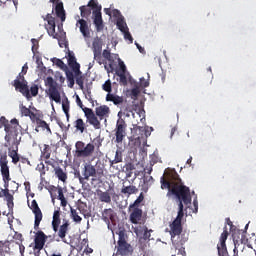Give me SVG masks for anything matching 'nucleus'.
<instances>
[{
    "instance_id": "obj_1",
    "label": "nucleus",
    "mask_w": 256,
    "mask_h": 256,
    "mask_svg": "<svg viewBox=\"0 0 256 256\" xmlns=\"http://www.w3.org/2000/svg\"><path fill=\"white\" fill-rule=\"evenodd\" d=\"M161 189H167L168 192L166 196L175 197L178 200V214L174 221L170 224V235L171 239L179 237L183 233V217H185V212L183 211L184 205H191V189L183 183V180L175 170L166 172L160 178Z\"/></svg>"
},
{
    "instance_id": "obj_2",
    "label": "nucleus",
    "mask_w": 256,
    "mask_h": 256,
    "mask_svg": "<svg viewBox=\"0 0 256 256\" xmlns=\"http://www.w3.org/2000/svg\"><path fill=\"white\" fill-rule=\"evenodd\" d=\"M80 15L83 19H88V17H91V11L93 15V22L96 27L97 33H101L104 29L103 25V16L101 14V5H99V2L97 0H90L88 2V5L80 6Z\"/></svg>"
},
{
    "instance_id": "obj_3",
    "label": "nucleus",
    "mask_w": 256,
    "mask_h": 256,
    "mask_svg": "<svg viewBox=\"0 0 256 256\" xmlns=\"http://www.w3.org/2000/svg\"><path fill=\"white\" fill-rule=\"evenodd\" d=\"M0 125L4 127V131L6 133L4 139L6 143L4 147H9L11 145V141L14 143L17 142V137H19V131L21 130V125H19V120L12 119L9 123V120L5 118V116L0 117Z\"/></svg>"
},
{
    "instance_id": "obj_4",
    "label": "nucleus",
    "mask_w": 256,
    "mask_h": 256,
    "mask_svg": "<svg viewBox=\"0 0 256 256\" xmlns=\"http://www.w3.org/2000/svg\"><path fill=\"white\" fill-rule=\"evenodd\" d=\"M103 145V140L100 137H96L93 140V143H88L86 146L83 141H78L75 144L76 147V157H91L95 152V147L99 149Z\"/></svg>"
},
{
    "instance_id": "obj_5",
    "label": "nucleus",
    "mask_w": 256,
    "mask_h": 256,
    "mask_svg": "<svg viewBox=\"0 0 256 256\" xmlns=\"http://www.w3.org/2000/svg\"><path fill=\"white\" fill-rule=\"evenodd\" d=\"M116 255L129 256L133 253V247L127 242L125 230H119Z\"/></svg>"
},
{
    "instance_id": "obj_6",
    "label": "nucleus",
    "mask_w": 256,
    "mask_h": 256,
    "mask_svg": "<svg viewBox=\"0 0 256 256\" xmlns=\"http://www.w3.org/2000/svg\"><path fill=\"white\" fill-rule=\"evenodd\" d=\"M76 103L80 109H82L88 123L94 127V129H101V122H99V118L95 116V112H93V109L87 108L83 105V102L81 101V98L79 95L76 96Z\"/></svg>"
},
{
    "instance_id": "obj_7",
    "label": "nucleus",
    "mask_w": 256,
    "mask_h": 256,
    "mask_svg": "<svg viewBox=\"0 0 256 256\" xmlns=\"http://www.w3.org/2000/svg\"><path fill=\"white\" fill-rule=\"evenodd\" d=\"M45 85L48 87L47 93L55 103H61V93H59V84L53 79V77L48 76L45 80Z\"/></svg>"
},
{
    "instance_id": "obj_8",
    "label": "nucleus",
    "mask_w": 256,
    "mask_h": 256,
    "mask_svg": "<svg viewBox=\"0 0 256 256\" xmlns=\"http://www.w3.org/2000/svg\"><path fill=\"white\" fill-rule=\"evenodd\" d=\"M12 85L15 87L16 91H19L26 99H31L29 85L27 80H25V73H19Z\"/></svg>"
},
{
    "instance_id": "obj_9",
    "label": "nucleus",
    "mask_w": 256,
    "mask_h": 256,
    "mask_svg": "<svg viewBox=\"0 0 256 256\" xmlns=\"http://www.w3.org/2000/svg\"><path fill=\"white\" fill-rule=\"evenodd\" d=\"M115 133V143H123L125 137H127V122L125 119L119 118L116 122V127L114 129Z\"/></svg>"
},
{
    "instance_id": "obj_10",
    "label": "nucleus",
    "mask_w": 256,
    "mask_h": 256,
    "mask_svg": "<svg viewBox=\"0 0 256 256\" xmlns=\"http://www.w3.org/2000/svg\"><path fill=\"white\" fill-rule=\"evenodd\" d=\"M133 131V137L136 141H141V139H147L149 135H151V132H149V127L139 126V120L134 121Z\"/></svg>"
},
{
    "instance_id": "obj_11",
    "label": "nucleus",
    "mask_w": 256,
    "mask_h": 256,
    "mask_svg": "<svg viewBox=\"0 0 256 256\" xmlns=\"http://www.w3.org/2000/svg\"><path fill=\"white\" fill-rule=\"evenodd\" d=\"M29 209H31L32 213L35 215L34 229L35 231H39V225H41V221H43V212H41L37 200H32Z\"/></svg>"
},
{
    "instance_id": "obj_12",
    "label": "nucleus",
    "mask_w": 256,
    "mask_h": 256,
    "mask_svg": "<svg viewBox=\"0 0 256 256\" xmlns=\"http://www.w3.org/2000/svg\"><path fill=\"white\" fill-rule=\"evenodd\" d=\"M228 225L231 226V231H232V239L234 241L235 247L239 245V243H243L245 241V231L234 228L233 229V222L229 218L226 219Z\"/></svg>"
},
{
    "instance_id": "obj_13",
    "label": "nucleus",
    "mask_w": 256,
    "mask_h": 256,
    "mask_svg": "<svg viewBox=\"0 0 256 256\" xmlns=\"http://www.w3.org/2000/svg\"><path fill=\"white\" fill-rule=\"evenodd\" d=\"M44 21H47V25H45V29L50 37L53 39H57V33L55 32V17L51 14H47L46 16H42Z\"/></svg>"
},
{
    "instance_id": "obj_14",
    "label": "nucleus",
    "mask_w": 256,
    "mask_h": 256,
    "mask_svg": "<svg viewBox=\"0 0 256 256\" xmlns=\"http://www.w3.org/2000/svg\"><path fill=\"white\" fill-rule=\"evenodd\" d=\"M129 220L133 225H139L143 221V210L141 208H130Z\"/></svg>"
},
{
    "instance_id": "obj_15",
    "label": "nucleus",
    "mask_w": 256,
    "mask_h": 256,
    "mask_svg": "<svg viewBox=\"0 0 256 256\" xmlns=\"http://www.w3.org/2000/svg\"><path fill=\"white\" fill-rule=\"evenodd\" d=\"M69 221L64 222L62 225H60L58 227L57 232V236L59 237V239L63 242L66 243V245H71V241H67V239L65 237H67V233L69 231Z\"/></svg>"
},
{
    "instance_id": "obj_16",
    "label": "nucleus",
    "mask_w": 256,
    "mask_h": 256,
    "mask_svg": "<svg viewBox=\"0 0 256 256\" xmlns=\"http://www.w3.org/2000/svg\"><path fill=\"white\" fill-rule=\"evenodd\" d=\"M46 242H47V235H45L44 231L38 230L34 238L35 249H37L38 251H41V249L45 247Z\"/></svg>"
},
{
    "instance_id": "obj_17",
    "label": "nucleus",
    "mask_w": 256,
    "mask_h": 256,
    "mask_svg": "<svg viewBox=\"0 0 256 256\" xmlns=\"http://www.w3.org/2000/svg\"><path fill=\"white\" fill-rule=\"evenodd\" d=\"M111 113V109L109 108V106L107 105H102L99 107L95 108V117H98V121H103V119H105V121H107V117H109Z\"/></svg>"
},
{
    "instance_id": "obj_18",
    "label": "nucleus",
    "mask_w": 256,
    "mask_h": 256,
    "mask_svg": "<svg viewBox=\"0 0 256 256\" xmlns=\"http://www.w3.org/2000/svg\"><path fill=\"white\" fill-rule=\"evenodd\" d=\"M76 25L77 26L79 25L80 33H82L84 39L91 38V31L89 30V24L85 19H79Z\"/></svg>"
},
{
    "instance_id": "obj_19",
    "label": "nucleus",
    "mask_w": 256,
    "mask_h": 256,
    "mask_svg": "<svg viewBox=\"0 0 256 256\" xmlns=\"http://www.w3.org/2000/svg\"><path fill=\"white\" fill-rule=\"evenodd\" d=\"M9 162L7 161V155L1 156L0 158V167H1V174L3 179H11L9 174V166L7 165Z\"/></svg>"
},
{
    "instance_id": "obj_20",
    "label": "nucleus",
    "mask_w": 256,
    "mask_h": 256,
    "mask_svg": "<svg viewBox=\"0 0 256 256\" xmlns=\"http://www.w3.org/2000/svg\"><path fill=\"white\" fill-rule=\"evenodd\" d=\"M102 220L108 225L115 221V211L111 208L104 209L102 212Z\"/></svg>"
},
{
    "instance_id": "obj_21",
    "label": "nucleus",
    "mask_w": 256,
    "mask_h": 256,
    "mask_svg": "<svg viewBox=\"0 0 256 256\" xmlns=\"http://www.w3.org/2000/svg\"><path fill=\"white\" fill-rule=\"evenodd\" d=\"M83 177L86 181H89V177H97V169L91 164H86L84 166Z\"/></svg>"
},
{
    "instance_id": "obj_22",
    "label": "nucleus",
    "mask_w": 256,
    "mask_h": 256,
    "mask_svg": "<svg viewBox=\"0 0 256 256\" xmlns=\"http://www.w3.org/2000/svg\"><path fill=\"white\" fill-rule=\"evenodd\" d=\"M120 192L122 195H125L126 197H131V195H136V193H139V189L135 185H123Z\"/></svg>"
},
{
    "instance_id": "obj_23",
    "label": "nucleus",
    "mask_w": 256,
    "mask_h": 256,
    "mask_svg": "<svg viewBox=\"0 0 256 256\" xmlns=\"http://www.w3.org/2000/svg\"><path fill=\"white\" fill-rule=\"evenodd\" d=\"M60 225H61V211L58 209V210H55L53 213L52 229L54 233H57Z\"/></svg>"
},
{
    "instance_id": "obj_24",
    "label": "nucleus",
    "mask_w": 256,
    "mask_h": 256,
    "mask_svg": "<svg viewBox=\"0 0 256 256\" xmlns=\"http://www.w3.org/2000/svg\"><path fill=\"white\" fill-rule=\"evenodd\" d=\"M68 65L72 68V71H79V69H81V65L77 63L75 54L71 51L68 52Z\"/></svg>"
},
{
    "instance_id": "obj_25",
    "label": "nucleus",
    "mask_w": 256,
    "mask_h": 256,
    "mask_svg": "<svg viewBox=\"0 0 256 256\" xmlns=\"http://www.w3.org/2000/svg\"><path fill=\"white\" fill-rule=\"evenodd\" d=\"M54 11H55V14L58 17V19H60L63 23L66 19L65 8L63 7V2L57 3L55 5Z\"/></svg>"
},
{
    "instance_id": "obj_26",
    "label": "nucleus",
    "mask_w": 256,
    "mask_h": 256,
    "mask_svg": "<svg viewBox=\"0 0 256 256\" xmlns=\"http://www.w3.org/2000/svg\"><path fill=\"white\" fill-rule=\"evenodd\" d=\"M0 197H6L7 206L9 209H13V195L9 193V189H1L0 191Z\"/></svg>"
},
{
    "instance_id": "obj_27",
    "label": "nucleus",
    "mask_w": 256,
    "mask_h": 256,
    "mask_svg": "<svg viewBox=\"0 0 256 256\" xmlns=\"http://www.w3.org/2000/svg\"><path fill=\"white\" fill-rule=\"evenodd\" d=\"M54 175L58 181H62V183L67 182V172H64L60 166L54 168Z\"/></svg>"
},
{
    "instance_id": "obj_28",
    "label": "nucleus",
    "mask_w": 256,
    "mask_h": 256,
    "mask_svg": "<svg viewBox=\"0 0 256 256\" xmlns=\"http://www.w3.org/2000/svg\"><path fill=\"white\" fill-rule=\"evenodd\" d=\"M144 231V234H143V239L145 241H147V239H151V231L153 230H149V228H147V226H143V227H136L134 228V233H136V235H139V233H143Z\"/></svg>"
},
{
    "instance_id": "obj_29",
    "label": "nucleus",
    "mask_w": 256,
    "mask_h": 256,
    "mask_svg": "<svg viewBox=\"0 0 256 256\" xmlns=\"http://www.w3.org/2000/svg\"><path fill=\"white\" fill-rule=\"evenodd\" d=\"M132 117V125H134V121H138V123H145V110L139 109L137 112L132 113Z\"/></svg>"
},
{
    "instance_id": "obj_30",
    "label": "nucleus",
    "mask_w": 256,
    "mask_h": 256,
    "mask_svg": "<svg viewBox=\"0 0 256 256\" xmlns=\"http://www.w3.org/2000/svg\"><path fill=\"white\" fill-rule=\"evenodd\" d=\"M74 75H75L77 85L80 87V89H84L85 76H83V73L81 72V68H78V71H74Z\"/></svg>"
},
{
    "instance_id": "obj_31",
    "label": "nucleus",
    "mask_w": 256,
    "mask_h": 256,
    "mask_svg": "<svg viewBox=\"0 0 256 256\" xmlns=\"http://www.w3.org/2000/svg\"><path fill=\"white\" fill-rule=\"evenodd\" d=\"M74 127L76 131H79L80 133H85V130L87 129L85 121H83L81 118H78L76 121H74Z\"/></svg>"
},
{
    "instance_id": "obj_32",
    "label": "nucleus",
    "mask_w": 256,
    "mask_h": 256,
    "mask_svg": "<svg viewBox=\"0 0 256 256\" xmlns=\"http://www.w3.org/2000/svg\"><path fill=\"white\" fill-rule=\"evenodd\" d=\"M106 101H111L114 105H121V103H123V97L114 94H107Z\"/></svg>"
},
{
    "instance_id": "obj_33",
    "label": "nucleus",
    "mask_w": 256,
    "mask_h": 256,
    "mask_svg": "<svg viewBox=\"0 0 256 256\" xmlns=\"http://www.w3.org/2000/svg\"><path fill=\"white\" fill-rule=\"evenodd\" d=\"M92 50L93 53H101V51H103V43L101 42V40L99 39H95L92 43Z\"/></svg>"
},
{
    "instance_id": "obj_34",
    "label": "nucleus",
    "mask_w": 256,
    "mask_h": 256,
    "mask_svg": "<svg viewBox=\"0 0 256 256\" xmlns=\"http://www.w3.org/2000/svg\"><path fill=\"white\" fill-rule=\"evenodd\" d=\"M98 198L102 203H111V194H109V192L100 191L98 193Z\"/></svg>"
},
{
    "instance_id": "obj_35",
    "label": "nucleus",
    "mask_w": 256,
    "mask_h": 256,
    "mask_svg": "<svg viewBox=\"0 0 256 256\" xmlns=\"http://www.w3.org/2000/svg\"><path fill=\"white\" fill-rule=\"evenodd\" d=\"M37 127H36V131H39L38 129L41 128L45 131L48 132V133H51V128L49 127V124H47V122H45L44 120H37V123H36Z\"/></svg>"
},
{
    "instance_id": "obj_36",
    "label": "nucleus",
    "mask_w": 256,
    "mask_h": 256,
    "mask_svg": "<svg viewBox=\"0 0 256 256\" xmlns=\"http://www.w3.org/2000/svg\"><path fill=\"white\" fill-rule=\"evenodd\" d=\"M116 25L122 33H125L129 28H127V23H125V20L123 18H118Z\"/></svg>"
},
{
    "instance_id": "obj_37",
    "label": "nucleus",
    "mask_w": 256,
    "mask_h": 256,
    "mask_svg": "<svg viewBox=\"0 0 256 256\" xmlns=\"http://www.w3.org/2000/svg\"><path fill=\"white\" fill-rule=\"evenodd\" d=\"M145 199V196L143 195V192L140 193V195L138 196V198L134 201L133 204H130V208H136L139 209L141 203H143Z\"/></svg>"
},
{
    "instance_id": "obj_38",
    "label": "nucleus",
    "mask_w": 256,
    "mask_h": 256,
    "mask_svg": "<svg viewBox=\"0 0 256 256\" xmlns=\"http://www.w3.org/2000/svg\"><path fill=\"white\" fill-rule=\"evenodd\" d=\"M70 213H71L70 214L71 218L73 219V221L75 223H81V221H83V218H81V216H79V212H77L76 209L71 208Z\"/></svg>"
},
{
    "instance_id": "obj_39",
    "label": "nucleus",
    "mask_w": 256,
    "mask_h": 256,
    "mask_svg": "<svg viewBox=\"0 0 256 256\" xmlns=\"http://www.w3.org/2000/svg\"><path fill=\"white\" fill-rule=\"evenodd\" d=\"M117 163H123V153L120 150L116 151L115 158L111 161V165H115Z\"/></svg>"
},
{
    "instance_id": "obj_40",
    "label": "nucleus",
    "mask_w": 256,
    "mask_h": 256,
    "mask_svg": "<svg viewBox=\"0 0 256 256\" xmlns=\"http://www.w3.org/2000/svg\"><path fill=\"white\" fill-rule=\"evenodd\" d=\"M217 249H218L219 256H229V252H227V244H224V245L218 244Z\"/></svg>"
},
{
    "instance_id": "obj_41",
    "label": "nucleus",
    "mask_w": 256,
    "mask_h": 256,
    "mask_svg": "<svg viewBox=\"0 0 256 256\" xmlns=\"http://www.w3.org/2000/svg\"><path fill=\"white\" fill-rule=\"evenodd\" d=\"M52 62L55 63L59 67V69H62V71H67V65L65 64V62H63V60L59 58H53Z\"/></svg>"
},
{
    "instance_id": "obj_42",
    "label": "nucleus",
    "mask_w": 256,
    "mask_h": 256,
    "mask_svg": "<svg viewBox=\"0 0 256 256\" xmlns=\"http://www.w3.org/2000/svg\"><path fill=\"white\" fill-rule=\"evenodd\" d=\"M42 157L47 159H51V147L49 145L45 144L44 149L42 151Z\"/></svg>"
},
{
    "instance_id": "obj_43",
    "label": "nucleus",
    "mask_w": 256,
    "mask_h": 256,
    "mask_svg": "<svg viewBox=\"0 0 256 256\" xmlns=\"http://www.w3.org/2000/svg\"><path fill=\"white\" fill-rule=\"evenodd\" d=\"M229 237V232L227 231V227L224 228L220 236V245H226L227 238Z\"/></svg>"
},
{
    "instance_id": "obj_44",
    "label": "nucleus",
    "mask_w": 256,
    "mask_h": 256,
    "mask_svg": "<svg viewBox=\"0 0 256 256\" xmlns=\"http://www.w3.org/2000/svg\"><path fill=\"white\" fill-rule=\"evenodd\" d=\"M143 181L145 189L147 191V189H149V186H151V184L154 183L155 180L153 179V176H144Z\"/></svg>"
},
{
    "instance_id": "obj_45",
    "label": "nucleus",
    "mask_w": 256,
    "mask_h": 256,
    "mask_svg": "<svg viewBox=\"0 0 256 256\" xmlns=\"http://www.w3.org/2000/svg\"><path fill=\"white\" fill-rule=\"evenodd\" d=\"M103 91H106V93L111 94L113 91L112 85H111V80L105 81V83L102 85Z\"/></svg>"
},
{
    "instance_id": "obj_46",
    "label": "nucleus",
    "mask_w": 256,
    "mask_h": 256,
    "mask_svg": "<svg viewBox=\"0 0 256 256\" xmlns=\"http://www.w3.org/2000/svg\"><path fill=\"white\" fill-rule=\"evenodd\" d=\"M31 109L27 108V106L20 105V113L22 117H29L31 115Z\"/></svg>"
},
{
    "instance_id": "obj_47",
    "label": "nucleus",
    "mask_w": 256,
    "mask_h": 256,
    "mask_svg": "<svg viewBox=\"0 0 256 256\" xmlns=\"http://www.w3.org/2000/svg\"><path fill=\"white\" fill-rule=\"evenodd\" d=\"M29 93L30 97H37V95H39V86H37V84H33L30 87Z\"/></svg>"
},
{
    "instance_id": "obj_48",
    "label": "nucleus",
    "mask_w": 256,
    "mask_h": 256,
    "mask_svg": "<svg viewBox=\"0 0 256 256\" xmlns=\"http://www.w3.org/2000/svg\"><path fill=\"white\" fill-rule=\"evenodd\" d=\"M118 65H119V70L117 73H127V66H125V62L121 60V58H118Z\"/></svg>"
},
{
    "instance_id": "obj_49",
    "label": "nucleus",
    "mask_w": 256,
    "mask_h": 256,
    "mask_svg": "<svg viewBox=\"0 0 256 256\" xmlns=\"http://www.w3.org/2000/svg\"><path fill=\"white\" fill-rule=\"evenodd\" d=\"M13 239L16 241L17 245H21V243H23V234L15 232Z\"/></svg>"
},
{
    "instance_id": "obj_50",
    "label": "nucleus",
    "mask_w": 256,
    "mask_h": 256,
    "mask_svg": "<svg viewBox=\"0 0 256 256\" xmlns=\"http://www.w3.org/2000/svg\"><path fill=\"white\" fill-rule=\"evenodd\" d=\"M52 189L54 191H58V199L59 201L65 199V195L63 194V188L62 187H55V186H52Z\"/></svg>"
},
{
    "instance_id": "obj_51",
    "label": "nucleus",
    "mask_w": 256,
    "mask_h": 256,
    "mask_svg": "<svg viewBox=\"0 0 256 256\" xmlns=\"http://www.w3.org/2000/svg\"><path fill=\"white\" fill-rule=\"evenodd\" d=\"M116 75L120 77L119 83H121V85H127V76L125 75V73L116 72Z\"/></svg>"
},
{
    "instance_id": "obj_52",
    "label": "nucleus",
    "mask_w": 256,
    "mask_h": 256,
    "mask_svg": "<svg viewBox=\"0 0 256 256\" xmlns=\"http://www.w3.org/2000/svg\"><path fill=\"white\" fill-rule=\"evenodd\" d=\"M102 57H104V59H107V61H113V56H111V51L105 49L102 52Z\"/></svg>"
},
{
    "instance_id": "obj_53",
    "label": "nucleus",
    "mask_w": 256,
    "mask_h": 256,
    "mask_svg": "<svg viewBox=\"0 0 256 256\" xmlns=\"http://www.w3.org/2000/svg\"><path fill=\"white\" fill-rule=\"evenodd\" d=\"M28 117L31 119L32 123H37V120H41V118H39V115L35 112H30V115Z\"/></svg>"
},
{
    "instance_id": "obj_54",
    "label": "nucleus",
    "mask_w": 256,
    "mask_h": 256,
    "mask_svg": "<svg viewBox=\"0 0 256 256\" xmlns=\"http://www.w3.org/2000/svg\"><path fill=\"white\" fill-rule=\"evenodd\" d=\"M124 33V39H126V41H129L130 43H133V36H131V33L128 30H125Z\"/></svg>"
},
{
    "instance_id": "obj_55",
    "label": "nucleus",
    "mask_w": 256,
    "mask_h": 256,
    "mask_svg": "<svg viewBox=\"0 0 256 256\" xmlns=\"http://www.w3.org/2000/svg\"><path fill=\"white\" fill-rule=\"evenodd\" d=\"M62 109H63L67 119H69V103H63Z\"/></svg>"
},
{
    "instance_id": "obj_56",
    "label": "nucleus",
    "mask_w": 256,
    "mask_h": 256,
    "mask_svg": "<svg viewBox=\"0 0 256 256\" xmlns=\"http://www.w3.org/2000/svg\"><path fill=\"white\" fill-rule=\"evenodd\" d=\"M94 59H95V61H97V63H99V65H102L103 58L101 56V52L94 54Z\"/></svg>"
},
{
    "instance_id": "obj_57",
    "label": "nucleus",
    "mask_w": 256,
    "mask_h": 256,
    "mask_svg": "<svg viewBox=\"0 0 256 256\" xmlns=\"http://www.w3.org/2000/svg\"><path fill=\"white\" fill-rule=\"evenodd\" d=\"M94 59H95V61H97V63H99V65H102L103 58L101 56V52L94 54Z\"/></svg>"
},
{
    "instance_id": "obj_58",
    "label": "nucleus",
    "mask_w": 256,
    "mask_h": 256,
    "mask_svg": "<svg viewBox=\"0 0 256 256\" xmlns=\"http://www.w3.org/2000/svg\"><path fill=\"white\" fill-rule=\"evenodd\" d=\"M112 15H113V17H115L116 19H121V18H123V16H121V11H119L118 9L112 10Z\"/></svg>"
},
{
    "instance_id": "obj_59",
    "label": "nucleus",
    "mask_w": 256,
    "mask_h": 256,
    "mask_svg": "<svg viewBox=\"0 0 256 256\" xmlns=\"http://www.w3.org/2000/svg\"><path fill=\"white\" fill-rule=\"evenodd\" d=\"M159 162H161V160L157 157V155H153L150 160V165L153 166Z\"/></svg>"
},
{
    "instance_id": "obj_60",
    "label": "nucleus",
    "mask_w": 256,
    "mask_h": 256,
    "mask_svg": "<svg viewBox=\"0 0 256 256\" xmlns=\"http://www.w3.org/2000/svg\"><path fill=\"white\" fill-rule=\"evenodd\" d=\"M131 113H134L131 108L126 107L123 109V115H125L126 117H131Z\"/></svg>"
},
{
    "instance_id": "obj_61",
    "label": "nucleus",
    "mask_w": 256,
    "mask_h": 256,
    "mask_svg": "<svg viewBox=\"0 0 256 256\" xmlns=\"http://www.w3.org/2000/svg\"><path fill=\"white\" fill-rule=\"evenodd\" d=\"M75 176L79 179V183H80L81 185H85V181H86L85 176L82 177L79 172H78L77 174H75Z\"/></svg>"
},
{
    "instance_id": "obj_62",
    "label": "nucleus",
    "mask_w": 256,
    "mask_h": 256,
    "mask_svg": "<svg viewBox=\"0 0 256 256\" xmlns=\"http://www.w3.org/2000/svg\"><path fill=\"white\" fill-rule=\"evenodd\" d=\"M144 172L147 173L148 175H151V173H153V165H149V166H146L144 168Z\"/></svg>"
},
{
    "instance_id": "obj_63",
    "label": "nucleus",
    "mask_w": 256,
    "mask_h": 256,
    "mask_svg": "<svg viewBox=\"0 0 256 256\" xmlns=\"http://www.w3.org/2000/svg\"><path fill=\"white\" fill-rule=\"evenodd\" d=\"M64 71H66V77L68 80L75 79V75L73 74L72 71H69V70H64Z\"/></svg>"
},
{
    "instance_id": "obj_64",
    "label": "nucleus",
    "mask_w": 256,
    "mask_h": 256,
    "mask_svg": "<svg viewBox=\"0 0 256 256\" xmlns=\"http://www.w3.org/2000/svg\"><path fill=\"white\" fill-rule=\"evenodd\" d=\"M140 83L142 87H149V81L145 80V78H141Z\"/></svg>"
}]
</instances>
